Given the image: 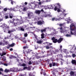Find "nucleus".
Instances as JSON below:
<instances>
[{
	"label": "nucleus",
	"instance_id": "nucleus-63",
	"mask_svg": "<svg viewBox=\"0 0 76 76\" xmlns=\"http://www.w3.org/2000/svg\"><path fill=\"white\" fill-rule=\"evenodd\" d=\"M41 12H44V10H43V9H42L41 10Z\"/></svg>",
	"mask_w": 76,
	"mask_h": 76
},
{
	"label": "nucleus",
	"instance_id": "nucleus-20",
	"mask_svg": "<svg viewBox=\"0 0 76 76\" xmlns=\"http://www.w3.org/2000/svg\"><path fill=\"white\" fill-rule=\"evenodd\" d=\"M14 68H10V72H14Z\"/></svg>",
	"mask_w": 76,
	"mask_h": 76
},
{
	"label": "nucleus",
	"instance_id": "nucleus-26",
	"mask_svg": "<svg viewBox=\"0 0 76 76\" xmlns=\"http://www.w3.org/2000/svg\"><path fill=\"white\" fill-rule=\"evenodd\" d=\"M0 45H4V43L1 42H0Z\"/></svg>",
	"mask_w": 76,
	"mask_h": 76
},
{
	"label": "nucleus",
	"instance_id": "nucleus-64",
	"mask_svg": "<svg viewBox=\"0 0 76 76\" xmlns=\"http://www.w3.org/2000/svg\"><path fill=\"white\" fill-rule=\"evenodd\" d=\"M3 19H0V21H2L3 20Z\"/></svg>",
	"mask_w": 76,
	"mask_h": 76
},
{
	"label": "nucleus",
	"instance_id": "nucleus-35",
	"mask_svg": "<svg viewBox=\"0 0 76 76\" xmlns=\"http://www.w3.org/2000/svg\"><path fill=\"white\" fill-rule=\"evenodd\" d=\"M24 37H28V34H27V33L24 34Z\"/></svg>",
	"mask_w": 76,
	"mask_h": 76
},
{
	"label": "nucleus",
	"instance_id": "nucleus-14",
	"mask_svg": "<svg viewBox=\"0 0 76 76\" xmlns=\"http://www.w3.org/2000/svg\"><path fill=\"white\" fill-rule=\"evenodd\" d=\"M15 43H13L11 44L9 46L10 47H14L15 46Z\"/></svg>",
	"mask_w": 76,
	"mask_h": 76
},
{
	"label": "nucleus",
	"instance_id": "nucleus-32",
	"mask_svg": "<svg viewBox=\"0 0 76 76\" xmlns=\"http://www.w3.org/2000/svg\"><path fill=\"white\" fill-rule=\"evenodd\" d=\"M64 53H68V51L66 49L64 50Z\"/></svg>",
	"mask_w": 76,
	"mask_h": 76
},
{
	"label": "nucleus",
	"instance_id": "nucleus-50",
	"mask_svg": "<svg viewBox=\"0 0 76 76\" xmlns=\"http://www.w3.org/2000/svg\"><path fill=\"white\" fill-rule=\"evenodd\" d=\"M49 66L50 67H52V64H49Z\"/></svg>",
	"mask_w": 76,
	"mask_h": 76
},
{
	"label": "nucleus",
	"instance_id": "nucleus-56",
	"mask_svg": "<svg viewBox=\"0 0 76 76\" xmlns=\"http://www.w3.org/2000/svg\"><path fill=\"white\" fill-rule=\"evenodd\" d=\"M31 69L30 67H28V70H30Z\"/></svg>",
	"mask_w": 76,
	"mask_h": 76
},
{
	"label": "nucleus",
	"instance_id": "nucleus-42",
	"mask_svg": "<svg viewBox=\"0 0 76 76\" xmlns=\"http://www.w3.org/2000/svg\"><path fill=\"white\" fill-rule=\"evenodd\" d=\"M3 69L1 68H0V71H1V72H3Z\"/></svg>",
	"mask_w": 76,
	"mask_h": 76
},
{
	"label": "nucleus",
	"instance_id": "nucleus-39",
	"mask_svg": "<svg viewBox=\"0 0 76 76\" xmlns=\"http://www.w3.org/2000/svg\"><path fill=\"white\" fill-rule=\"evenodd\" d=\"M28 69V67L26 66H25L23 67V69L24 70H25V69Z\"/></svg>",
	"mask_w": 76,
	"mask_h": 76
},
{
	"label": "nucleus",
	"instance_id": "nucleus-47",
	"mask_svg": "<svg viewBox=\"0 0 76 76\" xmlns=\"http://www.w3.org/2000/svg\"><path fill=\"white\" fill-rule=\"evenodd\" d=\"M57 6H59V7H60V6H61V5H60V4L59 3H57Z\"/></svg>",
	"mask_w": 76,
	"mask_h": 76
},
{
	"label": "nucleus",
	"instance_id": "nucleus-12",
	"mask_svg": "<svg viewBox=\"0 0 76 76\" xmlns=\"http://www.w3.org/2000/svg\"><path fill=\"white\" fill-rule=\"evenodd\" d=\"M18 28L20 31H25V29L24 28H23L22 27H20V28L19 27H18Z\"/></svg>",
	"mask_w": 76,
	"mask_h": 76
},
{
	"label": "nucleus",
	"instance_id": "nucleus-33",
	"mask_svg": "<svg viewBox=\"0 0 76 76\" xmlns=\"http://www.w3.org/2000/svg\"><path fill=\"white\" fill-rule=\"evenodd\" d=\"M28 46H24L23 47V49H25L26 48H28Z\"/></svg>",
	"mask_w": 76,
	"mask_h": 76
},
{
	"label": "nucleus",
	"instance_id": "nucleus-57",
	"mask_svg": "<svg viewBox=\"0 0 76 76\" xmlns=\"http://www.w3.org/2000/svg\"><path fill=\"white\" fill-rule=\"evenodd\" d=\"M61 19H62V18H59L58 19V20H60Z\"/></svg>",
	"mask_w": 76,
	"mask_h": 76
},
{
	"label": "nucleus",
	"instance_id": "nucleus-23",
	"mask_svg": "<svg viewBox=\"0 0 76 76\" xmlns=\"http://www.w3.org/2000/svg\"><path fill=\"white\" fill-rule=\"evenodd\" d=\"M26 66V64L24 63H23L21 64V66H23V67H25V66Z\"/></svg>",
	"mask_w": 76,
	"mask_h": 76
},
{
	"label": "nucleus",
	"instance_id": "nucleus-13",
	"mask_svg": "<svg viewBox=\"0 0 76 76\" xmlns=\"http://www.w3.org/2000/svg\"><path fill=\"white\" fill-rule=\"evenodd\" d=\"M75 72L73 71H71L69 74L71 76H74Z\"/></svg>",
	"mask_w": 76,
	"mask_h": 76
},
{
	"label": "nucleus",
	"instance_id": "nucleus-21",
	"mask_svg": "<svg viewBox=\"0 0 76 76\" xmlns=\"http://www.w3.org/2000/svg\"><path fill=\"white\" fill-rule=\"evenodd\" d=\"M14 31L13 30H8V34H10V33L13 32Z\"/></svg>",
	"mask_w": 76,
	"mask_h": 76
},
{
	"label": "nucleus",
	"instance_id": "nucleus-45",
	"mask_svg": "<svg viewBox=\"0 0 76 76\" xmlns=\"http://www.w3.org/2000/svg\"><path fill=\"white\" fill-rule=\"evenodd\" d=\"M55 20L57 21V20H58V19L57 18H55Z\"/></svg>",
	"mask_w": 76,
	"mask_h": 76
},
{
	"label": "nucleus",
	"instance_id": "nucleus-48",
	"mask_svg": "<svg viewBox=\"0 0 76 76\" xmlns=\"http://www.w3.org/2000/svg\"><path fill=\"white\" fill-rule=\"evenodd\" d=\"M15 54L16 56H18V57L19 58V55H18V53H15Z\"/></svg>",
	"mask_w": 76,
	"mask_h": 76
},
{
	"label": "nucleus",
	"instance_id": "nucleus-46",
	"mask_svg": "<svg viewBox=\"0 0 76 76\" xmlns=\"http://www.w3.org/2000/svg\"><path fill=\"white\" fill-rule=\"evenodd\" d=\"M32 64V62L31 61H29V62L28 63V64L30 65V64Z\"/></svg>",
	"mask_w": 76,
	"mask_h": 76
},
{
	"label": "nucleus",
	"instance_id": "nucleus-4",
	"mask_svg": "<svg viewBox=\"0 0 76 76\" xmlns=\"http://www.w3.org/2000/svg\"><path fill=\"white\" fill-rule=\"evenodd\" d=\"M60 31L61 32V33H64V32H66V30H64V29H63V27H61L60 28Z\"/></svg>",
	"mask_w": 76,
	"mask_h": 76
},
{
	"label": "nucleus",
	"instance_id": "nucleus-6",
	"mask_svg": "<svg viewBox=\"0 0 76 76\" xmlns=\"http://www.w3.org/2000/svg\"><path fill=\"white\" fill-rule=\"evenodd\" d=\"M35 13H36V14H37L38 15H39L41 13V10H36Z\"/></svg>",
	"mask_w": 76,
	"mask_h": 76
},
{
	"label": "nucleus",
	"instance_id": "nucleus-15",
	"mask_svg": "<svg viewBox=\"0 0 76 76\" xmlns=\"http://www.w3.org/2000/svg\"><path fill=\"white\" fill-rule=\"evenodd\" d=\"M6 54V53L4 52H3L1 56V57H2V56H5Z\"/></svg>",
	"mask_w": 76,
	"mask_h": 76
},
{
	"label": "nucleus",
	"instance_id": "nucleus-55",
	"mask_svg": "<svg viewBox=\"0 0 76 76\" xmlns=\"http://www.w3.org/2000/svg\"><path fill=\"white\" fill-rule=\"evenodd\" d=\"M24 4H25V5H27V4H28V3L26 2H25L24 3Z\"/></svg>",
	"mask_w": 76,
	"mask_h": 76
},
{
	"label": "nucleus",
	"instance_id": "nucleus-17",
	"mask_svg": "<svg viewBox=\"0 0 76 76\" xmlns=\"http://www.w3.org/2000/svg\"><path fill=\"white\" fill-rule=\"evenodd\" d=\"M4 72H5V73H8V72H10V69H6L5 70Z\"/></svg>",
	"mask_w": 76,
	"mask_h": 76
},
{
	"label": "nucleus",
	"instance_id": "nucleus-10",
	"mask_svg": "<svg viewBox=\"0 0 76 76\" xmlns=\"http://www.w3.org/2000/svg\"><path fill=\"white\" fill-rule=\"evenodd\" d=\"M44 47H45L46 49H50V48H51V46H45Z\"/></svg>",
	"mask_w": 76,
	"mask_h": 76
},
{
	"label": "nucleus",
	"instance_id": "nucleus-31",
	"mask_svg": "<svg viewBox=\"0 0 76 76\" xmlns=\"http://www.w3.org/2000/svg\"><path fill=\"white\" fill-rule=\"evenodd\" d=\"M29 7H30V8H32V5L31 4H29Z\"/></svg>",
	"mask_w": 76,
	"mask_h": 76
},
{
	"label": "nucleus",
	"instance_id": "nucleus-3",
	"mask_svg": "<svg viewBox=\"0 0 76 76\" xmlns=\"http://www.w3.org/2000/svg\"><path fill=\"white\" fill-rule=\"evenodd\" d=\"M73 26H75V25H74V24L72 23L71 24L70 26V30L71 31H76V28H75L74 29L72 28V27Z\"/></svg>",
	"mask_w": 76,
	"mask_h": 76
},
{
	"label": "nucleus",
	"instance_id": "nucleus-25",
	"mask_svg": "<svg viewBox=\"0 0 76 76\" xmlns=\"http://www.w3.org/2000/svg\"><path fill=\"white\" fill-rule=\"evenodd\" d=\"M41 32L42 33L44 32H45L46 31V30L45 29H44L43 30H41Z\"/></svg>",
	"mask_w": 76,
	"mask_h": 76
},
{
	"label": "nucleus",
	"instance_id": "nucleus-51",
	"mask_svg": "<svg viewBox=\"0 0 76 76\" xmlns=\"http://www.w3.org/2000/svg\"><path fill=\"white\" fill-rule=\"evenodd\" d=\"M5 42V44H6V45H7V44H8V41Z\"/></svg>",
	"mask_w": 76,
	"mask_h": 76
},
{
	"label": "nucleus",
	"instance_id": "nucleus-11",
	"mask_svg": "<svg viewBox=\"0 0 76 76\" xmlns=\"http://www.w3.org/2000/svg\"><path fill=\"white\" fill-rule=\"evenodd\" d=\"M46 1H47V0L46 1H45L44 0H43L41 2H39L38 3V4H39V5H40V4H41L42 3H44V2H46Z\"/></svg>",
	"mask_w": 76,
	"mask_h": 76
},
{
	"label": "nucleus",
	"instance_id": "nucleus-5",
	"mask_svg": "<svg viewBox=\"0 0 76 76\" xmlns=\"http://www.w3.org/2000/svg\"><path fill=\"white\" fill-rule=\"evenodd\" d=\"M44 23V21H42L41 20L37 22V24L38 25H41Z\"/></svg>",
	"mask_w": 76,
	"mask_h": 76
},
{
	"label": "nucleus",
	"instance_id": "nucleus-2",
	"mask_svg": "<svg viewBox=\"0 0 76 76\" xmlns=\"http://www.w3.org/2000/svg\"><path fill=\"white\" fill-rule=\"evenodd\" d=\"M1 27H2L3 28H7L8 29L10 28L9 26H7V25L5 23H4L1 26Z\"/></svg>",
	"mask_w": 76,
	"mask_h": 76
},
{
	"label": "nucleus",
	"instance_id": "nucleus-54",
	"mask_svg": "<svg viewBox=\"0 0 76 76\" xmlns=\"http://www.w3.org/2000/svg\"><path fill=\"white\" fill-rule=\"evenodd\" d=\"M10 1H11V4H13V2L12 1H11V0H10Z\"/></svg>",
	"mask_w": 76,
	"mask_h": 76
},
{
	"label": "nucleus",
	"instance_id": "nucleus-60",
	"mask_svg": "<svg viewBox=\"0 0 76 76\" xmlns=\"http://www.w3.org/2000/svg\"><path fill=\"white\" fill-rule=\"evenodd\" d=\"M1 64H3L4 63L0 62Z\"/></svg>",
	"mask_w": 76,
	"mask_h": 76
},
{
	"label": "nucleus",
	"instance_id": "nucleus-44",
	"mask_svg": "<svg viewBox=\"0 0 76 76\" xmlns=\"http://www.w3.org/2000/svg\"><path fill=\"white\" fill-rule=\"evenodd\" d=\"M4 66H7L8 65L7 64L4 63Z\"/></svg>",
	"mask_w": 76,
	"mask_h": 76
},
{
	"label": "nucleus",
	"instance_id": "nucleus-22",
	"mask_svg": "<svg viewBox=\"0 0 76 76\" xmlns=\"http://www.w3.org/2000/svg\"><path fill=\"white\" fill-rule=\"evenodd\" d=\"M37 43L38 44H41L42 43V41L41 40H38L37 41Z\"/></svg>",
	"mask_w": 76,
	"mask_h": 76
},
{
	"label": "nucleus",
	"instance_id": "nucleus-27",
	"mask_svg": "<svg viewBox=\"0 0 76 76\" xmlns=\"http://www.w3.org/2000/svg\"><path fill=\"white\" fill-rule=\"evenodd\" d=\"M2 59H3V60H4V61H6V58L4 56H3L2 57Z\"/></svg>",
	"mask_w": 76,
	"mask_h": 76
},
{
	"label": "nucleus",
	"instance_id": "nucleus-52",
	"mask_svg": "<svg viewBox=\"0 0 76 76\" xmlns=\"http://www.w3.org/2000/svg\"><path fill=\"white\" fill-rule=\"evenodd\" d=\"M59 57H61V58H62L63 56H62V55L60 54L59 55Z\"/></svg>",
	"mask_w": 76,
	"mask_h": 76
},
{
	"label": "nucleus",
	"instance_id": "nucleus-18",
	"mask_svg": "<svg viewBox=\"0 0 76 76\" xmlns=\"http://www.w3.org/2000/svg\"><path fill=\"white\" fill-rule=\"evenodd\" d=\"M32 15V13L31 12H30L28 14V16L29 17V16H31Z\"/></svg>",
	"mask_w": 76,
	"mask_h": 76
},
{
	"label": "nucleus",
	"instance_id": "nucleus-58",
	"mask_svg": "<svg viewBox=\"0 0 76 76\" xmlns=\"http://www.w3.org/2000/svg\"><path fill=\"white\" fill-rule=\"evenodd\" d=\"M57 12H60V9H58L57 10Z\"/></svg>",
	"mask_w": 76,
	"mask_h": 76
},
{
	"label": "nucleus",
	"instance_id": "nucleus-30",
	"mask_svg": "<svg viewBox=\"0 0 76 76\" xmlns=\"http://www.w3.org/2000/svg\"><path fill=\"white\" fill-rule=\"evenodd\" d=\"M8 9L7 8H5L4 9V12H6Z\"/></svg>",
	"mask_w": 76,
	"mask_h": 76
},
{
	"label": "nucleus",
	"instance_id": "nucleus-8",
	"mask_svg": "<svg viewBox=\"0 0 76 76\" xmlns=\"http://www.w3.org/2000/svg\"><path fill=\"white\" fill-rule=\"evenodd\" d=\"M10 23H12V24H13V25H18V23L17 22H14L13 23V21H12V20H10Z\"/></svg>",
	"mask_w": 76,
	"mask_h": 76
},
{
	"label": "nucleus",
	"instance_id": "nucleus-24",
	"mask_svg": "<svg viewBox=\"0 0 76 76\" xmlns=\"http://www.w3.org/2000/svg\"><path fill=\"white\" fill-rule=\"evenodd\" d=\"M26 10H27V8L26 7H24L23 11H24V12H25V11H26Z\"/></svg>",
	"mask_w": 76,
	"mask_h": 76
},
{
	"label": "nucleus",
	"instance_id": "nucleus-16",
	"mask_svg": "<svg viewBox=\"0 0 76 76\" xmlns=\"http://www.w3.org/2000/svg\"><path fill=\"white\" fill-rule=\"evenodd\" d=\"M41 38H42V39H43L45 37H44V33H42L41 34Z\"/></svg>",
	"mask_w": 76,
	"mask_h": 76
},
{
	"label": "nucleus",
	"instance_id": "nucleus-40",
	"mask_svg": "<svg viewBox=\"0 0 76 76\" xmlns=\"http://www.w3.org/2000/svg\"><path fill=\"white\" fill-rule=\"evenodd\" d=\"M11 37V36H7V38L8 39H9V38H10Z\"/></svg>",
	"mask_w": 76,
	"mask_h": 76
},
{
	"label": "nucleus",
	"instance_id": "nucleus-38",
	"mask_svg": "<svg viewBox=\"0 0 76 76\" xmlns=\"http://www.w3.org/2000/svg\"><path fill=\"white\" fill-rule=\"evenodd\" d=\"M66 36L68 37H71L70 35L69 34H66Z\"/></svg>",
	"mask_w": 76,
	"mask_h": 76
},
{
	"label": "nucleus",
	"instance_id": "nucleus-43",
	"mask_svg": "<svg viewBox=\"0 0 76 76\" xmlns=\"http://www.w3.org/2000/svg\"><path fill=\"white\" fill-rule=\"evenodd\" d=\"M57 10V7H55L54 8V10L55 11H56V10Z\"/></svg>",
	"mask_w": 76,
	"mask_h": 76
},
{
	"label": "nucleus",
	"instance_id": "nucleus-49",
	"mask_svg": "<svg viewBox=\"0 0 76 76\" xmlns=\"http://www.w3.org/2000/svg\"><path fill=\"white\" fill-rule=\"evenodd\" d=\"M60 26H63V24H59Z\"/></svg>",
	"mask_w": 76,
	"mask_h": 76
},
{
	"label": "nucleus",
	"instance_id": "nucleus-28",
	"mask_svg": "<svg viewBox=\"0 0 76 76\" xmlns=\"http://www.w3.org/2000/svg\"><path fill=\"white\" fill-rule=\"evenodd\" d=\"M49 8L50 9H53V5H50L49 6Z\"/></svg>",
	"mask_w": 76,
	"mask_h": 76
},
{
	"label": "nucleus",
	"instance_id": "nucleus-19",
	"mask_svg": "<svg viewBox=\"0 0 76 76\" xmlns=\"http://www.w3.org/2000/svg\"><path fill=\"white\" fill-rule=\"evenodd\" d=\"M14 72H18V68H14Z\"/></svg>",
	"mask_w": 76,
	"mask_h": 76
},
{
	"label": "nucleus",
	"instance_id": "nucleus-34",
	"mask_svg": "<svg viewBox=\"0 0 76 76\" xmlns=\"http://www.w3.org/2000/svg\"><path fill=\"white\" fill-rule=\"evenodd\" d=\"M72 56L73 57V58H74L76 57V55H75V54H72Z\"/></svg>",
	"mask_w": 76,
	"mask_h": 76
},
{
	"label": "nucleus",
	"instance_id": "nucleus-41",
	"mask_svg": "<svg viewBox=\"0 0 76 76\" xmlns=\"http://www.w3.org/2000/svg\"><path fill=\"white\" fill-rule=\"evenodd\" d=\"M5 19H8L9 18V16L8 15L5 16Z\"/></svg>",
	"mask_w": 76,
	"mask_h": 76
},
{
	"label": "nucleus",
	"instance_id": "nucleus-1",
	"mask_svg": "<svg viewBox=\"0 0 76 76\" xmlns=\"http://www.w3.org/2000/svg\"><path fill=\"white\" fill-rule=\"evenodd\" d=\"M52 40L53 41V42L54 43H56L57 42L60 44L61 43L63 40V38L60 37L58 39H56L55 37H53L52 38Z\"/></svg>",
	"mask_w": 76,
	"mask_h": 76
},
{
	"label": "nucleus",
	"instance_id": "nucleus-9",
	"mask_svg": "<svg viewBox=\"0 0 76 76\" xmlns=\"http://www.w3.org/2000/svg\"><path fill=\"white\" fill-rule=\"evenodd\" d=\"M12 20H13L12 21L13 22V23H14V22L18 23V21H19V20L18 19H17L16 20H15V19L13 18L12 19Z\"/></svg>",
	"mask_w": 76,
	"mask_h": 76
},
{
	"label": "nucleus",
	"instance_id": "nucleus-36",
	"mask_svg": "<svg viewBox=\"0 0 76 76\" xmlns=\"http://www.w3.org/2000/svg\"><path fill=\"white\" fill-rule=\"evenodd\" d=\"M13 58V56H11L10 57V59H12Z\"/></svg>",
	"mask_w": 76,
	"mask_h": 76
},
{
	"label": "nucleus",
	"instance_id": "nucleus-37",
	"mask_svg": "<svg viewBox=\"0 0 76 76\" xmlns=\"http://www.w3.org/2000/svg\"><path fill=\"white\" fill-rule=\"evenodd\" d=\"M23 42L25 44V43H26V40H23Z\"/></svg>",
	"mask_w": 76,
	"mask_h": 76
},
{
	"label": "nucleus",
	"instance_id": "nucleus-29",
	"mask_svg": "<svg viewBox=\"0 0 76 76\" xmlns=\"http://www.w3.org/2000/svg\"><path fill=\"white\" fill-rule=\"evenodd\" d=\"M10 19H12L13 18V15L12 14H10Z\"/></svg>",
	"mask_w": 76,
	"mask_h": 76
},
{
	"label": "nucleus",
	"instance_id": "nucleus-7",
	"mask_svg": "<svg viewBox=\"0 0 76 76\" xmlns=\"http://www.w3.org/2000/svg\"><path fill=\"white\" fill-rule=\"evenodd\" d=\"M72 64H76V61L75 60L72 59L71 61Z\"/></svg>",
	"mask_w": 76,
	"mask_h": 76
},
{
	"label": "nucleus",
	"instance_id": "nucleus-53",
	"mask_svg": "<svg viewBox=\"0 0 76 76\" xmlns=\"http://www.w3.org/2000/svg\"><path fill=\"white\" fill-rule=\"evenodd\" d=\"M56 66V63H53V66Z\"/></svg>",
	"mask_w": 76,
	"mask_h": 76
},
{
	"label": "nucleus",
	"instance_id": "nucleus-61",
	"mask_svg": "<svg viewBox=\"0 0 76 76\" xmlns=\"http://www.w3.org/2000/svg\"><path fill=\"white\" fill-rule=\"evenodd\" d=\"M62 45L60 46V49H61L62 48Z\"/></svg>",
	"mask_w": 76,
	"mask_h": 76
},
{
	"label": "nucleus",
	"instance_id": "nucleus-59",
	"mask_svg": "<svg viewBox=\"0 0 76 76\" xmlns=\"http://www.w3.org/2000/svg\"><path fill=\"white\" fill-rule=\"evenodd\" d=\"M55 20V18H52V20L53 21V20Z\"/></svg>",
	"mask_w": 76,
	"mask_h": 76
},
{
	"label": "nucleus",
	"instance_id": "nucleus-62",
	"mask_svg": "<svg viewBox=\"0 0 76 76\" xmlns=\"http://www.w3.org/2000/svg\"><path fill=\"white\" fill-rule=\"evenodd\" d=\"M10 51H12L13 50V48H11L10 49Z\"/></svg>",
	"mask_w": 76,
	"mask_h": 76
}]
</instances>
